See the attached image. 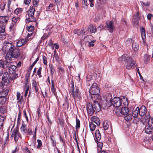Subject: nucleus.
Segmentation results:
<instances>
[{"mask_svg":"<svg viewBox=\"0 0 153 153\" xmlns=\"http://www.w3.org/2000/svg\"><path fill=\"white\" fill-rule=\"evenodd\" d=\"M4 47L5 51H7V54L11 55L13 58L17 59L19 57L21 53L20 50L12 43L8 42L4 43Z\"/></svg>","mask_w":153,"mask_h":153,"instance_id":"nucleus-1","label":"nucleus"},{"mask_svg":"<svg viewBox=\"0 0 153 153\" xmlns=\"http://www.w3.org/2000/svg\"><path fill=\"white\" fill-rule=\"evenodd\" d=\"M123 106H125L122 107L120 110V113L121 114L126 116L125 117V119L126 120H130L132 118V114L129 113L130 112L129 109L126 106L128 104L127 99L126 98H123Z\"/></svg>","mask_w":153,"mask_h":153,"instance_id":"nucleus-2","label":"nucleus"},{"mask_svg":"<svg viewBox=\"0 0 153 153\" xmlns=\"http://www.w3.org/2000/svg\"><path fill=\"white\" fill-rule=\"evenodd\" d=\"M86 108L88 114L91 115L94 112L100 111L101 110V106L98 102H95L93 104L90 102L88 103Z\"/></svg>","mask_w":153,"mask_h":153,"instance_id":"nucleus-3","label":"nucleus"},{"mask_svg":"<svg viewBox=\"0 0 153 153\" xmlns=\"http://www.w3.org/2000/svg\"><path fill=\"white\" fill-rule=\"evenodd\" d=\"M35 8L33 6H30L29 9L27 11L26 22V23L35 21L36 19L34 16Z\"/></svg>","mask_w":153,"mask_h":153,"instance_id":"nucleus-4","label":"nucleus"},{"mask_svg":"<svg viewBox=\"0 0 153 153\" xmlns=\"http://www.w3.org/2000/svg\"><path fill=\"white\" fill-rule=\"evenodd\" d=\"M108 97H109L110 100L108 101L110 102V103L114 106L116 107H119L122 105V106H123V103H122L123 100L118 97H114L112 100H111V95L109 94L108 95Z\"/></svg>","mask_w":153,"mask_h":153,"instance_id":"nucleus-5","label":"nucleus"},{"mask_svg":"<svg viewBox=\"0 0 153 153\" xmlns=\"http://www.w3.org/2000/svg\"><path fill=\"white\" fill-rule=\"evenodd\" d=\"M72 92H71V95L73 97L74 99L76 100L80 99L81 98L80 92L79 91L78 88L76 87L75 89H74V82H72V85L71 87Z\"/></svg>","mask_w":153,"mask_h":153,"instance_id":"nucleus-6","label":"nucleus"},{"mask_svg":"<svg viewBox=\"0 0 153 153\" xmlns=\"http://www.w3.org/2000/svg\"><path fill=\"white\" fill-rule=\"evenodd\" d=\"M145 132L149 134L153 132V119H149L148 121V124L145 127Z\"/></svg>","mask_w":153,"mask_h":153,"instance_id":"nucleus-7","label":"nucleus"},{"mask_svg":"<svg viewBox=\"0 0 153 153\" xmlns=\"http://www.w3.org/2000/svg\"><path fill=\"white\" fill-rule=\"evenodd\" d=\"M91 94H98L100 92L99 88L96 83H93L89 89Z\"/></svg>","mask_w":153,"mask_h":153,"instance_id":"nucleus-8","label":"nucleus"},{"mask_svg":"<svg viewBox=\"0 0 153 153\" xmlns=\"http://www.w3.org/2000/svg\"><path fill=\"white\" fill-rule=\"evenodd\" d=\"M21 136L18 129L17 128H14L12 131L11 137H14L15 141L16 142Z\"/></svg>","mask_w":153,"mask_h":153,"instance_id":"nucleus-9","label":"nucleus"},{"mask_svg":"<svg viewBox=\"0 0 153 153\" xmlns=\"http://www.w3.org/2000/svg\"><path fill=\"white\" fill-rule=\"evenodd\" d=\"M107 30L110 32L112 33L114 30V24L112 21H108L106 23Z\"/></svg>","mask_w":153,"mask_h":153,"instance_id":"nucleus-10","label":"nucleus"},{"mask_svg":"<svg viewBox=\"0 0 153 153\" xmlns=\"http://www.w3.org/2000/svg\"><path fill=\"white\" fill-rule=\"evenodd\" d=\"M2 80L4 82H10L11 81L10 74L9 75L7 72H4L2 76Z\"/></svg>","mask_w":153,"mask_h":153,"instance_id":"nucleus-11","label":"nucleus"},{"mask_svg":"<svg viewBox=\"0 0 153 153\" xmlns=\"http://www.w3.org/2000/svg\"><path fill=\"white\" fill-rule=\"evenodd\" d=\"M9 17L7 16H0V22L3 25L6 26L8 22Z\"/></svg>","mask_w":153,"mask_h":153,"instance_id":"nucleus-12","label":"nucleus"},{"mask_svg":"<svg viewBox=\"0 0 153 153\" xmlns=\"http://www.w3.org/2000/svg\"><path fill=\"white\" fill-rule=\"evenodd\" d=\"M126 63V68L128 69L133 68L136 66L135 62L132 59H131V61H128Z\"/></svg>","mask_w":153,"mask_h":153,"instance_id":"nucleus-13","label":"nucleus"},{"mask_svg":"<svg viewBox=\"0 0 153 153\" xmlns=\"http://www.w3.org/2000/svg\"><path fill=\"white\" fill-rule=\"evenodd\" d=\"M17 100H18L17 103L19 107L22 104H23L24 102L23 101L22 96L21 97V94L19 92H18L17 94Z\"/></svg>","mask_w":153,"mask_h":153,"instance_id":"nucleus-14","label":"nucleus"},{"mask_svg":"<svg viewBox=\"0 0 153 153\" xmlns=\"http://www.w3.org/2000/svg\"><path fill=\"white\" fill-rule=\"evenodd\" d=\"M122 62L126 64L128 61H131V59L130 57L126 54H123L121 58Z\"/></svg>","mask_w":153,"mask_h":153,"instance_id":"nucleus-15","label":"nucleus"},{"mask_svg":"<svg viewBox=\"0 0 153 153\" xmlns=\"http://www.w3.org/2000/svg\"><path fill=\"white\" fill-rule=\"evenodd\" d=\"M9 63L6 61L0 60V68L6 69L9 67Z\"/></svg>","mask_w":153,"mask_h":153,"instance_id":"nucleus-16","label":"nucleus"},{"mask_svg":"<svg viewBox=\"0 0 153 153\" xmlns=\"http://www.w3.org/2000/svg\"><path fill=\"white\" fill-rule=\"evenodd\" d=\"M27 41V39H21L16 42V46L20 47L23 45L26 44Z\"/></svg>","mask_w":153,"mask_h":153,"instance_id":"nucleus-17","label":"nucleus"},{"mask_svg":"<svg viewBox=\"0 0 153 153\" xmlns=\"http://www.w3.org/2000/svg\"><path fill=\"white\" fill-rule=\"evenodd\" d=\"M147 112V109L144 106H142L139 110V114L141 116H143Z\"/></svg>","mask_w":153,"mask_h":153,"instance_id":"nucleus-18","label":"nucleus"},{"mask_svg":"<svg viewBox=\"0 0 153 153\" xmlns=\"http://www.w3.org/2000/svg\"><path fill=\"white\" fill-rule=\"evenodd\" d=\"M140 32L142 39L143 42L144 43L145 41L146 34L145 31V29L143 27H140Z\"/></svg>","mask_w":153,"mask_h":153,"instance_id":"nucleus-19","label":"nucleus"},{"mask_svg":"<svg viewBox=\"0 0 153 153\" xmlns=\"http://www.w3.org/2000/svg\"><path fill=\"white\" fill-rule=\"evenodd\" d=\"M88 29L91 33H94L97 31L96 27L92 25L89 26Z\"/></svg>","mask_w":153,"mask_h":153,"instance_id":"nucleus-20","label":"nucleus"},{"mask_svg":"<svg viewBox=\"0 0 153 153\" xmlns=\"http://www.w3.org/2000/svg\"><path fill=\"white\" fill-rule=\"evenodd\" d=\"M34 28V26L32 25H30V26L27 27V29L28 32L31 33H28L27 35L28 37L32 35Z\"/></svg>","mask_w":153,"mask_h":153,"instance_id":"nucleus-21","label":"nucleus"},{"mask_svg":"<svg viewBox=\"0 0 153 153\" xmlns=\"http://www.w3.org/2000/svg\"><path fill=\"white\" fill-rule=\"evenodd\" d=\"M139 108L137 107L132 112V117L133 116L134 118H137L139 114Z\"/></svg>","mask_w":153,"mask_h":153,"instance_id":"nucleus-22","label":"nucleus"},{"mask_svg":"<svg viewBox=\"0 0 153 153\" xmlns=\"http://www.w3.org/2000/svg\"><path fill=\"white\" fill-rule=\"evenodd\" d=\"M16 25L11 23L9 27V31L13 33L16 30Z\"/></svg>","mask_w":153,"mask_h":153,"instance_id":"nucleus-23","label":"nucleus"},{"mask_svg":"<svg viewBox=\"0 0 153 153\" xmlns=\"http://www.w3.org/2000/svg\"><path fill=\"white\" fill-rule=\"evenodd\" d=\"M9 69V71L10 74L13 73V72H15L16 69V67L14 65H10L8 67Z\"/></svg>","mask_w":153,"mask_h":153,"instance_id":"nucleus-24","label":"nucleus"},{"mask_svg":"<svg viewBox=\"0 0 153 153\" xmlns=\"http://www.w3.org/2000/svg\"><path fill=\"white\" fill-rule=\"evenodd\" d=\"M20 20V18L19 17L14 16L12 19V22L13 24L17 25Z\"/></svg>","mask_w":153,"mask_h":153,"instance_id":"nucleus-25","label":"nucleus"},{"mask_svg":"<svg viewBox=\"0 0 153 153\" xmlns=\"http://www.w3.org/2000/svg\"><path fill=\"white\" fill-rule=\"evenodd\" d=\"M8 92V90L6 89L0 92V97H6Z\"/></svg>","mask_w":153,"mask_h":153,"instance_id":"nucleus-26","label":"nucleus"},{"mask_svg":"<svg viewBox=\"0 0 153 153\" xmlns=\"http://www.w3.org/2000/svg\"><path fill=\"white\" fill-rule=\"evenodd\" d=\"M32 86L34 89H35L36 92H38V88L37 87V84L35 80L33 79L32 80Z\"/></svg>","mask_w":153,"mask_h":153,"instance_id":"nucleus-27","label":"nucleus"},{"mask_svg":"<svg viewBox=\"0 0 153 153\" xmlns=\"http://www.w3.org/2000/svg\"><path fill=\"white\" fill-rule=\"evenodd\" d=\"M6 116H1L0 115V130L3 126L4 121L5 119Z\"/></svg>","mask_w":153,"mask_h":153,"instance_id":"nucleus-28","label":"nucleus"},{"mask_svg":"<svg viewBox=\"0 0 153 153\" xmlns=\"http://www.w3.org/2000/svg\"><path fill=\"white\" fill-rule=\"evenodd\" d=\"M132 48L133 50L135 51H137L139 48V45L138 43L133 42L132 45Z\"/></svg>","mask_w":153,"mask_h":153,"instance_id":"nucleus-29","label":"nucleus"},{"mask_svg":"<svg viewBox=\"0 0 153 153\" xmlns=\"http://www.w3.org/2000/svg\"><path fill=\"white\" fill-rule=\"evenodd\" d=\"M39 57H38L35 60V61L33 62L32 64L29 68L27 70V72L30 73L33 67V66L37 62L39 59Z\"/></svg>","mask_w":153,"mask_h":153,"instance_id":"nucleus-30","label":"nucleus"},{"mask_svg":"<svg viewBox=\"0 0 153 153\" xmlns=\"http://www.w3.org/2000/svg\"><path fill=\"white\" fill-rule=\"evenodd\" d=\"M95 137L97 140H99L101 138V136L98 130H97L95 133Z\"/></svg>","mask_w":153,"mask_h":153,"instance_id":"nucleus-31","label":"nucleus"},{"mask_svg":"<svg viewBox=\"0 0 153 153\" xmlns=\"http://www.w3.org/2000/svg\"><path fill=\"white\" fill-rule=\"evenodd\" d=\"M13 72V73L10 74L11 76V81L18 77V75L16 73V71Z\"/></svg>","mask_w":153,"mask_h":153,"instance_id":"nucleus-32","label":"nucleus"},{"mask_svg":"<svg viewBox=\"0 0 153 153\" xmlns=\"http://www.w3.org/2000/svg\"><path fill=\"white\" fill-rule=\"evenodd\" d=\"M110 123L106 121H105L103 123V128L104 130H105L108 129L109 127V126H110Z\"/></svg>","mask_w":153,"mask_h":153,"instance_id":"nucleus-33","label":"nucleus"},{"mask_svg":"<svg viewBox=\"0 0 153 153\" xmlns=\"http://www.w3.org/2000/svg\"><path fill=\"white\" fill-rule=\"evenodd\" d=\"M150 55H148L146 54H145L144 56V62L147 64L149 62V61H150Z\"/></svg>","mask_w":153,"mask_h":153,"instance_id":"nucleus-34","label":"nucleus"},{"mask_svg":"<svg viewBox=\"0 0 153 153\" xmlns=\"http://www.w3.org/2000/svg\"><path fill=\"white\" fill-rule=\"evenodd\" d=\"M20 129L21 131L23 132L24 134L26 133V125L24 123H22Z\"/></svg>","mask_w":153,"mask_h":153,"instance_id":"nucleus-35","label":"nucleus"},{"mask_svg":"<svg viewBox=\"0 0 153 153\" xmlns=\"http://www.w3.org/2000/svg\"><path fill=\"white\" fill-rule=\"evenodd\" d=\"M99 95L98 94H91L89 96V97L91 99H92L93 100L94 102H97L95 100H96L98 98V97Z\"/></svg>","mask_w":153,"mask_h":153,"instance_id":"nucleus-36","label":"nucleus"},{"mask_svg":"<svg viewBox=\"0 0 153 153\" xmlns=\"http://www.w3.org/2000/svg\"><path fill=\"white\" fill-rule=\"evenodd\" d=\"M89 126L91 131H92L95 130L96 126L92 122H91L89 123Z\"/></svg>","mask_w":153,"mask_h":153,"instance_id":"nucleus-37","label":"nucleus"},{"mask_svg":"<svg viewBox=\"0 0 153 153\" xmlns=\"http://www.w3.org/2000/svg\"><path fill=\"white\" fill-rule=\"evenodd\" d=\"M23 10V9L21 8H18L14 10V13L16 15L21 13Z\"/></svg>","mask_w":153,"mask_h":153,"instance_id":"nucleus-38","label":"nucleus"},{"mask_svg":"<svg viewBox=\"0 0 153 153\" xmlns=\"http://www.w3.org/2000/svg\"><path fill=\"white\" fill-rule=\"evenodd\" d=\"M30 73L28 72L27 73L26 76L25 77V87H26L27 86V85L28 82V79H29L30 76Z\"/></svg>","mask_w":153,"mask_h":153,"instance_id":"nucleus-39","label":"nucleus"},{"mask_svg":"<svg viewBox=\"0 0 153 153\" xmlns=\"http://www.w3.org/2000/svg\"><path fill=\"white\" fill-rule=\"evenodd\" d=\"M52 85L51 87V91L53 94L56 96V92L55 91V89L54 88V85L53 84V80L51 81Z\"/></svg>","mask_w":153,"mask_h":153,"instance_id":"nucleus-40","label":"nucleus"},{"mask_svg":"<svg viewBox=\"0 0 153 153\" xmlns=\"http://www.w3.org/2000/svg\"><path fill=\"white\" fill-rule=\"evenodd\" d=\"M38 143V145L36 146V148L38 149H39L42 146V143L41 140L38 139L37 140Z\"/></svg>","mask_w":153,"mask_h":153,"instance_id":"nucleus-41","label":"nucleus"},{"mask_svg":"<svg viewBox=\"0 0 153 153\" xmlns=\"http://www.w3.org/2000/svg\"><path fill=\"white\" fill-rule=\"evenodd\" d=\"M80 127V122L79 120L78 119L77 117L76 118V129H79Z\"/></svg>","mask_w":153,"mask_h":153,"instance_id":"nucleus-42","label":"nucleus"},{"mask_svg":"<svg viewBox=\"0 0 153 153\" xmlns=\"http://www.w3.org/2000/svg\"><path fill=\"white\" fill-rule=\"evenodd\" d=\"M49 67L50 70L51 74L52 75H53L55 71V69L53 68V65L51 64H50L49 65Z\"/></svg>","mask_w":153,"mask_h":153,"instance_id":"nucleus-43","label":"nucleus"},{"mask_svg":"<svg viewBox=\"0 0 153 153\" xmlns=\"http://www.w3.org/2000/svg\"><path fill=\"white\" fill-rule=\"evenodd\" d=\"M13 56H11V55H10L9 54H7V53L6 55L5 56V58L6 60H11Z\"/></svg>","mask_w":153,"mask_h":153,"instance_id":"nucleus-44","label":"nucleus"},{"mask_svg":"<svg viewBox=\"0 0 153 153\" xmlns=\"http://www.w3.org/2000/svg\"><path fill=\"white\" fill-rule=\"evenodd\" d=\"M6 101V97H0V104H4Z\"/></svg>","mask_w":153,"mask_h":153,"instance_id":"nucleus-45","label":"nucleus"},{"mask_svg":"<svg viewBox=\"0 0 153 153\" xmlns=\"http://www.w3.org/2000/svg\"><path fill=\"white\" fill-rule=\"evenodd\" d=\"M85 27H82L80 30H79V32H78V35H79L83 34H84L86 32V31L84 30Z\"/></svg>","mask_w":153,"mask_h":153,"instance_id":"nucleus-46","label":"nucleus"},{"mask_svg":"<svg viewBox=\"0 0 153 153\" xmlns=\"http://www.w3.org/2000/svg\"><path fill=\"white\" fill-rule=\"evenodd\" d=\"M5 6L6 4L4 2L1 3L0 4V9L2 12H3L5 9Z\"/></svg>","mask_w":153,"mask_h":153,"instance_id":"nucleus-47","label":"nucleus"},{"mask_svg":"<svg viewBox=\"0 0 153 153\" xmlns=\"http://www.w3.org/2000/svg\"><path fill=\"white\" fill-rule=\"evenodd\" d=\"M139 18H137L134 17V18L132 19L133 23L136 25H137L139 24L138 21Z\"/></svg>","mask_w":153,"mask_h":153,"instance_id":"nucleus-48","label":"nucleus"},{"mask_svg":"<svg viewBox=\"0 0 153 153\" xmlns=\"http://www.w3.org/2000/svg\"><path fill=\"white\" fill-rule=\"evenodd\" d=\"M91 77L88 78V76H87V80L86 81H87L86 84H87V85L88 86H90V85L91 84H92V82H91Z\"/></svg>","mask_w":153,"mask_h":153,"instance_id":"nucleus-49","label":"nucleus"},{"mask_svg":"<svg viewBox=\"0 0 153 153\" xmlns=\"http://www.w3.org/2000/svg\"><path fill=\"white\" fill-rule=\"evenodd\" d=\"M5 28L4 26H0V33H3L5 32Z\"/></svg>","mask_w":153,"mask_h":153,"instance_id":"nucleus-50","label":"nucleus"},{"mask_svg":"<svg viewBox=\"0 0 153 153\" xmlns=\"http://www.w3.org/2000/svg\"><path fill=\"white\" fill-rule=\"evenodd\" d=\"M42 60L44 64L45 65H47V58L46 57L43 55Z\"/></svg>","mask_w":153,"mask_h":153,"instance_id":"nucleus-51","label":"nucleus"},{"mask_svg":"<svg viewBox=\"0 0 153 153\" xmlns=\"http://www.w3.org/2000/svg\"><path fill=\"white\" fill-rule=\"evenodd\" d=\"M54 58L55 59L56 62H59L60 60V58H59L58 55V54H55V53L54 54Z\"/></svg>","mask_w":153,"mask_h":153,"instance_id":"nucleus-52","label":"nucleus"},{"mask_svg":"<svg viewBox=\"0 0 153 153\" xmlns=\"http://www.w3.org/2000/svg\"><path fill=\"white\" fill-rule=\"evenodd\" d=\"M41 69L42 68H40L39 69H38L37 72V74L39 76V77H42V76L41 75Z\"/></svg>","mask_w":153,"mask_h":153,"instance_id":"nucleus-53","label":"nucleus"},{"mask_svg":"<svg viewBox=\"0 0 153 153\" xmlns=\"http://www.w3.org/2000/svg\"><path fill=\"white\" fill-rule=\"evenodd\" d=\"M39 2V0H34L33 1V5L35 7L37 6L38 3Z\"/></svg>","mask_w":153,"mask_h":153,"instance_id":"nucleus-54","label":"nucleus"},{"mask_svg":"<svg viewBox=\"0 0 153 153\" xmlns=\"http://www.w3.org/2000/svg\"><path fill=\"white\" fill-rule=\"evenodd\" d=\"M5 32L3 33H0V38L2 39H4L5 38L6 36L5 35Z\"/></svg>","mask_w":153,"mask_h":153,"instance_id":"nucleus-55","label":"nucleus"},{"mask_svg":"<svg viewBox=\"0 0 153 153\" xmlns=\"http://www.w3.org/2000/svg\"><path fill=\"white\" fill-rule=\"evenodd\" d=\"M0 111L1 113L4 114L6 112V110L3 107L0 108Z\"/></svg>","mask_w":153,"mask_h":153,"instance_id":"nucleus-56","label":"nucleus"},{"mask_svg":"<svg viewBox=\"0 0 153 153\" xmlns=\"http://www.w3.org/2000/svg\"><path fill=\"white\" fill-rule=\"evenodd\" d=\"M27 134L29 135H31L32 134V131L31 129H28L27 130V131L26 132Z\"/></svg>","mask_w":153,"mask_h":153,"instance_id":"nucleus-57","label":"nucleus"},{"mask_svg":"<svg viewBox=\"0 0 153 153\" xmlns=\"http://www.w3.org/2000/svg\"><path fill=\"white\" fill-rule=\"evenodd\" d=\"M94 42V41H91V42H89V41H88V42L89 46V47L93 46L94 45V44L93 43Z\"/></svg>","mask_w":153,"mask_h":153,"instance_id":"nucleus-58","label":"nucleus"},{"mask_svg":"<svg viewBox=\"0 0 153 153\" xmlns=\"http://www.w3.org/2000/svg\"><path fill=\"white\" fill-rule=\"evenodd\" d=\"M23 150L26 153H31L27 147H25V148Z\"/></svg>","mask_w":153,"mask_h":153,"instance_id":"nucleus-59","label":"nucleus"},{"mask_svg":"<svg viewBox=\"0 0 153 153\" xmlns=\"http://www.w3.org/2000/svg\"><path fill=\"white\" fill-rule=\"evenodd\" d=\"M103 0H99L97 2V6L99 7H100L103 2Z\"/></svg>","mask_w":153,"mask_h":153,"instance_id":"nucleus-60","label":"nucleus"},{"mask_svg":"<svg viewBox=\"0 0 153 153\" xmlns=\"http://www.w3.org/2000/svg\"><path fill=\"white\" fill-rule=\"evenodd\" d=\"M26 87V89L25 91V96L26 97L27 96V94L28 92V91L29 89V86H27Z\"/></svg>","mask_w":153,"mask_h":153,"instance_id":"nucleus-61","label":"nucleus"},{"mask_svg":"<svg viewBox=\"0 0 153 153\" xmlns=\"http://www.w3.org/2000/svg\"><path fill=\"white\" fill-rule=\"evenodd\" d=\"M82 4L83 5H85L87 7L88 6L87 1H85V0H83L82 1Z\"/></svg>","mask_w":153,"mask_h":153,"instance_id":"nucleus-62","label":"nucleus"},{"mask_svg":"<svg viewBox=\"0 0 153 153\" xmlns=\"http://www.w3.org/2000/svg\"><path fill=\"white\" fill-rule=\"evenodd\" d=\"M153 17V15L151 13H149L147 15L148 19L149 20L151 19V18Z\"/></svg>","mask_w":153,"mask_h":153,"instance_id":"nucleus-63","label":"nucleus"},{"mask_svg":"<svg viewBox=\"0 0 153 153\" xmlns=\"http://www.w3.org/2000/svg\"><path fill=\"white\" fill-rule=\"evenodd\" d=\"M40 109L39 108H38L37 111V113L38 114V117H40L41 116V114L40 113Z\"/></svg>","mask_w":153,"mask_h":153,"instance_id":"nucleus-64","label":"nucleus"}]
</instances>
